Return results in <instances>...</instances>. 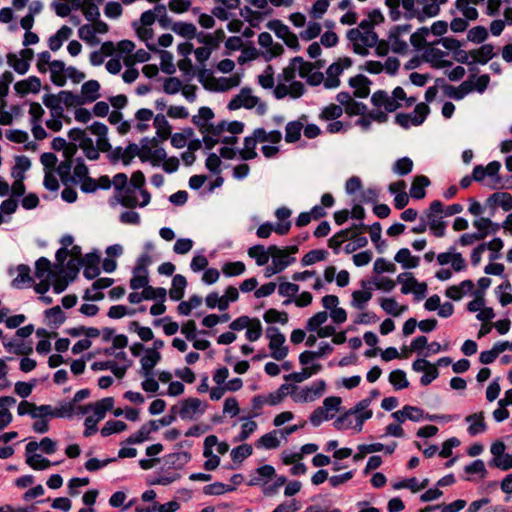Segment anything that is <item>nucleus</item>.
<instances>
[{
    "label": "nucleus",
    "instance_id": "obj_1",
    "mask_svg": "<svg viewBox=\"0 0 512 512\" xmlns=\"http://www.w3.org/2000/svg\"><path fill=\"white\" fill-rule=\"evenodd\" d=\"M372 402L371 398H365L359 401L354 407L344 412L334 421V427L337 430L354 429L361 432L364 422L373 415L369 406Z\"/></svg>",
    "mask_w": 512,
    "mask_h": 512
},
{
    "label": "nucleus",
    "instance_id": "obj_2",
    "mask_svg": "<svg viewBox=\"0 0 512 512\" xmlns=\"http://www.w3.org/2000/svg\"><path fill=\"white\" fill-rule=\"evenodd\" d=\"M427 1L428 0H385V5L388 8V16L392 21L417 18L422 22L426 18V15L423 13V6Z\"/></svg>",
    "mask_w": 512,
    "mask_h": 512
},
{
    "label": "nucleus",
    "instance_id": "obj_3",
    "mask_svg": "<svg viewBox=\"0 0 512 512\" xmlns=\"http://www.w3.org/2000/svg\"><path fill=\"white\" fill-rule=\"evenodd\" d=\"M347 39L353 44V51L361 56L369 54V48L376 46L378 36L375 31L362 32L360 29H350Z\"/></svg>",
    "mask_w": 512,
    "mask_h": 512
},
{
    "label": "nucleus",
    "instance_id": "obj_4",
    "mask_svg": "<svg viewBox=\"0 0 512 512\" xmlns=\"http://www.w3.org/2000/svg\"><path fill=\"white\" fill-rule=\"evenodd\" d=\"M207 404L195 397H189L174 405L171 408L172 413H177L182 420H196L206 411Z\"/></svg>",
    "mask_w": 512,
    "mask_h": 512
},
{
    "label": "nucleus",
    "instance_id": "obj_5",
    "mask_svg": "<svg viewBox=\"0 0 512 512\" xmlns=\"http://www.w3.org/2000/svg\"><path fill=\"white\" fill-rule=\"evenodd\" d=\"M88 167L82 158H77L71 174L69 185H79L84 193H93L97 190L96 180L88 175Z\"/></svg>",
    "mask_w": 512,
    "mask_h": 512
},
{
    "label": "nucleus",
    "instance_id": "obj_6",
    "mask_svg": "<svg viewBox=\"0 0 512 512\" xmlns=\"http://www.w3.org/2000/svg\"><path fill=\"white\" fill-rule=\"evenodd\" d=\"M444 206L441 201L434 200L425 212L423 218L427 227L433 232L436 237H443L445 235L446 223L442 220Z\"/></svg>",
    "mask_w": 512,
    "mask_h": 512
},
{
    "label": "nucleus",
    "instance_id": "obj_7",
    "mask_svg": "<svg viewBox=\"0 0 512 512\" xmlns=\"http://www.w3.org/2000/svg\"><path fill=\"white\" fill-rule=\"evenodd\" d=\"M142 153L140 160L142 162H151L153 166H158L167 157L166 151L159 145V141L156 138L149 139L147 137L141 140Z\"/></svg>",
    "mask_w": 512,
    "mask_h": 512
},
{
    "label": "nucleus",
    "instance_id": "obj_8",
    "mask_svg": "<svg viewBox=\"0 0 512 512\" xmlns=\"http://www.w3.org/2000/svg\"><path fill=\"white\" fill-rule=\"evenodd\" d=\"M326 390V383L324 380H317L310 386L304 388L294 387L291 391V397L294 402L305 403L312 402L322 396Z\"/></svg>",
    "mask_w": 512,
    "mask_h": 512
},
{
    "label": "nucleus",
    "instance_id": "obj_9",
    "mask_svg": "<svg viewBox=\"0 0 512 512\" xmlns=\"http://www.w3.org/2000/svg\"><path fill=\"white\" fill-rule=\"evenodd\" d=\"M430 108L425 103H419L415 106L412 113H400L395 120L398 125L408 129L410 126H419L427 118Z\"/></svg>",
    "mask_w": 512,
    "mask_h": 512
},
{
    "label": "nucleus",
    "instance_id": "obj_10",
    "mask_svg": "<svg viewBox=\"0 0 512 512\" xmlns=\"http://www.w3.org/2000/svg\"><path fill=\"white\" fill-rule=\"evenodd\" d=\"M266 336L269 338V349L271 356L277 360H283L288 354V347L284 346L286 338L277 327L270 326L266 329Z\"/></svg>",
    "mask_w": 512,
    "mask_h": 512
},
{
    "label": "nucleus",
    "instance_id": "obj_11",
    "mask_svg": "<svg viewBox=\"0 0 512 512\" xmlns=\"http://www.w3.org/2000/svg\"><path fill=\"white\" fill-rule=\"evenodd\" d=\"M352 65V60L348 57L340 58L337 62L331 64L327 71V77L324 81V86L327 89L337 88L340 85L339 76L344 69Z\"/></svg>",
    "mask_w": 512,
    "mask_h": 512
},
{
    "label": "nucleus",
    "instance_id": "obj_12",
    "mask_svg": "<svg viewBox=\"0 0 512 512\" xmlns=\"http://www.w3.org/2000/svg\"><path fill=\"white\" fill-rule=\"evenodd\" d=\"M410 29L411 25L405 24L395 26L390 31L388 44L393 52L405 53L408 50V44L404 39H402V36L408 34Z\"/></svg>",
    "mask_w": 512,
    "mask_h": 512
},
{
    "label": "nucleus",
    "instance_id": "obj_13",
    "mask_svg": "<svg viewBox=\"0 0 512 512\" xmlns=\"http://www.w3.org/2000/svg\"><path fill=\"white\" fill-rule=\"evenodd\" d=\"M259 102V98L251 94V90L243 88L239 94L233 97L228 103L229 110H237L241 107L246 109L254 108Z\"/></svg>",
    "mask_w": 512,
    "mask_h": 512
},
{
    "label": "nucleus",
    "instance_id": "obj_14",
    "mask_svg": "<svg viewBox=\"0 0 512 512\" xmlns=\"http://www.w3.org/2000/svg\"><path fill=\"white\" fill-rule=\"evenodd\" d=\"M217 444V436L209 435L204 440L203 456L208 458L204 462V469L207 471L215 470L220 464V458L213 454V447Z\"/></svg>",
    "mask_w": 512,
    "mask_h": 512
},
{
    "label": "nucleus",
    "instance_id": "obj_15",
    "mask_svg": "<svg viewBox=\"0 0 512 512\" xmlns=\"http://www.w3.org/2000/svg\"><path fill=\"white\" fill-rule=\"evenodd\" d=\"M276 476L275 468L266 464L258 467L253 474L250 475L248 481L249 486H265L273 477Z\"/></svg>",
    "mask_w": 512,
    "mask_h": 512
},
{
    "label": "nucleus",
    "instance_id": "obj_16",
    "mask_svg": "<svg viewBox=\"0 0 512 512\" xmlns=\"http://www.w3.org/2000/svg\"><path fill=\"white\" fill-rule=\"evenodd\" d=\"M361 286L364 290H355L352 292L351 305L358 309L363 310L372 298V283L368 280H362Z\"/></svg>",
    "mask_w": 512,
    "mask_h": 512
},
{
    "label": "nucleus",
    "instance_id": "obj_17",
    "mask_svg": "<svg viewBox=\"0 0 512 512\" xmlns=\"http://www.w3.org/2000/svg\"><path fill=\"white\" fill-rule=\"evenodd\" d=\"M267 28L273 31L278 38L283 39L288 46L298 43L296 36L291 33L289 27L278 19L269 21Z\"/></svg>",
    "mask_w": 512,
    "mask_h": 512
},
{
    "label": "nucleus",
    "instance_id": "obj_18",
    "mask_svg": "<svg viewBox=\"0 0 512 512\" xmlns=\"http://www.w3.org/2000/svg\"><path fill=\"white\" fill-rule=\"evenodd\" d=\"M371 102L378 108L383 107L387 112H393L402 106L401 103H396V100L383 90L374 92L371 96Z\"/></svg>",
    "mask_w": 512,
    "mask_h": 512
},
{
    "label": "nucleus",
    "instance_id": "obj_19",
    "mask_svg": "<svg viewBox=\"0 0 512 512\" xmlns=\"http://www.w3.org/2000/svg\"><path fill=\"white\" fill-rule=\"evenodd\" d=\"M272 262L281 270H285L295 262L296 258L289 255L288 249H281L276 245L269 246Z\"/></svg>",
    "mask_w": 512,
    "mask_h": 512
},
{
    "label": "nucleus",
    "instance_id": "obj_20",
    "mask_svg": "<svg viewBox=\"0 0 512 512\" xmlns=\"http://www.w3.org/2000/svg\"><path fill=\"white\" fill-rule=\"evenodd\" d=\"M131 366V362L119 365L113 360L94 362L91 369L94 371L110 370L117 378L121 379L125 376L127 369Z\"/></svg>",
    "mask_w": 512,
    "mask_h": 512
},
{
    "label": "nucleus",
    "instance_id": "obj_21",
    "mask_svg": "<svg viewBox=\"0 0 512 512\" xmlns=\"http://www.w3.org/2000/svg\"><path fill=\"white\" fill-rule=\"evenodd\" d=\"M304 121H307V117L302 115L298 120L290 121L286 124L284 139L287 143H295L300 139L304 128Z\"/></svg>",
    "mask_w": 512,
    "mask_h": 512
},
{
    "label": "nucleus",
    "instance_id": "obj_22",
    "mask_svg": "<svg viewBox=\"0 0 512 512\" xmlns=\"http://www.w3.org/2000/svg\"><path fill=\"white\" fill-rule=\"evenodd\" d=\"M14 89L20 96H25L29 93H38L41 89V81L36 76H30L27 79L18 81L14 84Z\"/></svg>",
    "mask_w": 512,
    "mask_h": 512
},
{
    "label": "nucleus",
    "instance_id": "obj_23",
    "mask_svg": "<svg viewBox=\"0 0 512 512\" xmlns=\"http://www.w3.org/2000/svg\"><path fill=\"white\" fill-rule=\"evenodd\" d=\"M159 429L156 420H150L149 422L143 424L141 428L136 432L131 434L126 442L129 444H138L142 443L145 440L149 439V435L152 432H155Z\"/></svg>",
    "mask_w": 512,
    "mask_h": 512
},
{
    "label": "nucleus",
    "instance_id": "obj_24",
    "mask_svg": "<svg viewBox=\"0 0 512 512\" xmlns=\"http://www.w3.org/2000/svg\"><path fill=\"white\" fill-rule=\"evenodd\" d=\"M465 421L470 424L467 431L471 436H476L487 430V425L484 420V412L482 411L468 415L465 418Z\"/></svg>",
    "mask_w": 512,
    "mask_h": 512
},
{
    "label": "nucleus",
    "instance_id": "obj_25",
    "mask_svg": "<svg viewBox=\"0 0 512 512\" xmlns=\"http://www.w3.org/2000/svg\"><path fill=\"white\" fill-rule=\"evenodd\" d=\"M161 355L155 350H146L145 355L141 358V374L144 377L152 375V370L160 361Z\"/></svg>",
    "mask_w": 512,
    "mask_h": 512
},
{
    "label": "nucleus",
    "instance_id": "obj_26",
    "mask_svg": "<svg viewBox=\"0 0 512 512\" xmlns=\"http://www.w3.org/2000/svg\"><path fill=\"white\" fill-rule=\"evenodd\" d=\"M82 262L84 264L83 275L85 278L92 280L100 274V259L98 255L94 253L87 254Z\"/></svg>",
    "mask_w": 512,
    "mask_h": 512
},
{
    "label": "nucleus",
    "instance_id": "obj_27",
    "mask_svg": "<svg viewBox=\"0 0 512 512\" xmlns=\"http://www.w3.org/2000/svg\"><path fill=\"white\" fill-rule=\"evenodd\" d=\"M495 55L496 52L492 44H484L480 48L471 51L472 62L482 65L488 63Z\"/></svg>",
    "mask_w": 512,
    "mask_h": 512
},
{
    "label": "nucleus",
    "instance_id": "obj_28",
    "mask_svg": "<svg viewBox=\"0 0 512 512\" xmlns=\"http://www.w3.org/2000/svg\"><path fill=\"white\" fill-rule=\"evenodd\" d=\"M100 84L97 80H89L81 86V97L85 103H92L99 97Z\"/></svg>",
    "mask_w": 512,
    "mask_h": 512
},
{
    "label": "nucleus",
    "instance_id": "obj_29",
    "mask_svg": "<svg viewBox=\"0 0 512 512\" xmlns=\"http://www.w3.org/2000/svg\"><path fill=\"white\" fill-rule=\"evenodd\" d=\"M394 260L400 263L403 269L416 268L420 263V258L413 256L408 248H401L394 256Z\"/></svg>",
    "mask_w": 512,
    "mask_h": 512
},
{
    "label": "nucleus",
    "instance_id": "obj_30",
    "mask_svg": "<svg viewBox=\"0 0 512 512\" xmlns=\"http://www.w3.org/2000/svg\"><path fill=\"white\" fill-rule=\"evenodd\" d=\"M445 94L454 99V100H461L463 99L467 94L473 91V83L470 80L462 82L458 87L447 85L444 89Z\"/></svg>",
    "mask_w": 512,
    "mask_h": 512
},
{
    "label": "nucleus",
    "instance_id": "obj_31",
    "mask_svg": "<svg viewBox=\"0 0 512 512\" xmlns=\"http://www.w3.org/2000/svg\"><path fill=\"white\" fill-rule=\"evenodd\" d=\"M114 406V398L113 397H105L95 403H92L91 411L93 415L90 417H94L96 421H101L104 419L106 412L110 411Z\"/></svg>",
    "mask_w": 512,
    "mask_h": 512
},
{
    "label": "nucleus",
    "instance_id": "obj_32",
    "mask_svg": "<svg viewBox=\"0 0 512 512\" xmlns=\"http://www.w3.org/2000/svg\"><path fill=\"white\" fill-rule=\"evenodd\" d=\"M116 200L124 207L135 208L138 205L136 189L128 186L119 193L115 194Z\"/></svg>",
    "mask_w": 512,
    "mask_h": 512
},
{
    "label": "nucleus",
    "instance_id": "obj_33",
    "mask_svg": "<svg viewBox=\"0 0 512 512\" xmlns=\"http://www.w3.org/2000/svg\"><path fill=\"white\" fill-rule=\"evenodd\" d=\"M258 44L267 49V52L270 54V57H276L283 51V47L281 44L276 43L273 44V39L270 33L262 32L258 36Z\"/></svg>",
    "mask_w": 512,
    "mask_h": 512
},
{
    "label": "nucleus",
    "instance_id": "obj_34",
    "mask_svg": "<svg viewBox=\"0 0 512 512\" xmlns=\"http://www.w3.org/2000/svg\"><path fill=\"white\" fill-rule=\"evenodd\" d=\"M487 203L490 206L498 205L507 212L512 210V195L508 192H495L487 199Z\"/></svg>",
    "mask_w": 512,
    "mask_h": 512
},
{
    "label": "nucleus",
    "instance_id": "obj_35",
    "mask_svg": "<svg viewBox=\"0 0 512 512\" xmlns=\"http://www.w3.org/2000/svg\"><path fill=\"white\" fill-rule=\"evenodd\" d=\"M430 185V180L424 175L416 176L410 188V196L414 199H423L426 195L425 188Z\"/></svg>",
    "mask_w": 512,
    "mask_h": 512
},
{
    "label": "nucleus",
    "instance_id": "obj_36",
    "mask_svg": "<svg viewBox=\"0 0 512 512\" xmlns=\"http://www.w3.org/2000/svg\"><path fill=\"white\" fill-rule=\"evenodd\" d=\"M214 112L209 107H201L198 111V115H194L192 122L198 127L201 133L207 131L209 121L213 119Z\"/></svg>",
    "mask_w": 512,
    "mask_h": 512
},
{
    "label": "nucleus",
    "instance_id": "obj_37",
    "mask_svg": "<svg viewBox=\"0 0 512 512\" xmlns=\"http://www.w3.org/2000/svg\"><path fill=\"white\" fill-rule=\"evenodd\" d=\"M349 84L351 87L355 88V96L359 98H366L369 95L370 89L369 84L370 81L363 75H357L355 77H351L349 80Z\"/></svg>",
    "mask_w": 512,
    "mask_h": 512
},
{
    "label": "nucleus",
    "instance_id": "obj_38",
    "mask_svg": "<svg viewBox=\"0 0 512 512\" xmlns=\"http://www.w3.org/2000/svg\"><path fill=\"white\" fill-rule=\"evenodd\" d=\"M153 124L156 128V135L161 141H165L171 136V126L163 114H157Z\"/></svg>",
    "mask_w": 512,
    "mask_h": 512
},
{
    "label": "nucleus",
    "instance_id": "obj_39",
    "mask_svg": "<svg viewBox=\"0 0 512 512\" xmlns=\"http://www.w3.org/2000/svg\"><path fill=\"white\" fill-rule=\"evenodd\" d=\"M186 286V278L181 274H176L172 279V287L169 291L170 298L174 301H179L182 299Z\"/></svg>",
    "mask_w": 512,
    "mask_h": 512
},
{
    "label": "nucleus",
    "instance_id": "obj_40",
    "mask_svg": "<svg viewBox=\"0 0 512 512\" xmlns=\"http://www.w3.org/2000/svg\"><path fill=\"white\" fill-rule=\"evenodd\" d=\"M35 277L39 280H51L54 277L51 262L46 257H40L35 263Z\"/></svg>",
    "mask_w": 512,
    "mask_h": 512
},
{
    "label": "nucleus",
    "instance_id": "obj_41",
    "mask_svg": "<svg viewBox=\"0 0 512 512\" xmlns=\"http://www.w3.org/2000/svg\"><path fill=\"white\" fill-rule=\"evenodd\" d=\"M17 277L13 279L12 286L14 288H22L26 284L33 283V278L31 277V269L28 265L20 264L17 266Z\"/></svg>",
    "mask_w": 512,
    "mask_h": 512
},
{
    "label": "nucleus",
    "instance_id": "obj_42",
    "mask_svg": "<svg viewBox=\"0 0 512 512\" xmlns=\"http://www.w3.org/2000/svg\"><path fill=\"white\" fill-rule=\"evenodd\" d=\"M257 448L276 449L280 446L278 430H273L261 436L256 442Z\"/></svg>",
    "mask_w": 512,
    "mask_h": 512
},
{
    "label": "nucleus",
    "instance_id": "obj_43",
    "mask_svg": "<svg viewBox=\"0 0 512 512\" xmlns=\"http://www.w3.org/2000/svg\"><path fill=\"white\" fill-rule=\"evenodd\" d=\"M248 255L255 259L258 266H264L268 263L270 255L269 247L265 249L263 245H254L248 249Z\"/></svg>",
    "mask_w": 512,
    "mask_h": 512
},
{
    "label": "nucleus",
    "instance_id": "obj_44",
    "mask_svg": "<svg viewBox=\"0 0 512 512\" xmlns=\"http://www.w3.org/2000/svg\"><path fill=\"white\" fill-rule=\"evenodd\" d=\"M293 69L298 72V75L306 79L310 73L316 68L315 64L305 61L302 57H295L291 60Z\"/></svg>",
    "mask_w": 512,
    "mask_h": 512
},
{
    "label": "nucleus",
    "instance_id": "obj_45",
    "mask_svg": "<svg viewBox=\"0 0 512 512\" xmlns=\"http://www.w3.org/2000/svg\"><path fill=\"white\" fill-rule=\"evenodd\" d=\"M170 29L175 32L176 34L184 37V38H187V39H192L196 36V26L192 23H187V22H174Z\"/></svg>",
    "mask_w": 512,
    "mask_h": 512
},
{
    "label": "nucleus",
    "instance_id": "obj_46",
    "mask_svg": "<svg viewBox=\"0 0 512 512\" xmlns=\"http://www.w3.org/2000/svg\"><path fill=\"white\" fill-rule=\"evenodd\" d=\"M472 2L469 0H456V9L466 18L467 20H476L478 18L477 9L471 5Z\"/></svg>",
    "mask_w": 512,
    "mask_h": 512
},
{
    "label": "nucleus",
    "instance_id": "obj_47",
    "mask_svg": "<svg viewBox=\"0 0 512 512\" xmlns=\"http://www.w3.org/2000/svg\"><path fill=\"white\" fill-rule=\"evenodd\" d=\"M43 102L50 109L51 116H63L64 108L59 94L46 96Z\"/></svg>",
    "mask_w": 512,
    "mask_h": 512
},
{
    "label": "nucleus",
    "instance_id": "obj_48",
    "mask_svg": "<svg viewBox=\"0 0 512 512\" xmlns=\"http://www.w3.org/2000/svg\"><path fill=\"white\" fill-rule=\"evenodd\" d=\"M257 145V141L255 137L247 136L244 139V147L239 151L240 157L243 160H251L257 157V153L255 151Z\"/></svg>",
    "mask_w": 512,
    "mask_h": 512
},
{
    "label": "nucleus",
    "instance_id": "obj_49",
    "mask_svg": "<svg viewBox=\"0 0 512 512\" xmlns=\"http://www.w3.org/2000/svg\"><path fill=\"white\" fill-rule=\"evenodd\" d=\"M26 463L34 470H45L51 465H57L59 462L52 463L50 460L44 458L40 454H33L26 457Z\"/></svg>",
    "mask_w": 512,
    "mask_h": 512
},
{
    "label": "nucleus",
    "instance_id": "obj_50",
    "mask_svg": "<svg viewBox=\"0 0 512 512\" xmlns=\"http://www.w3.org/2000/svg\"><path fill=\"white\" fill-rule=\"evenodd\" d=\"M45 317L49 325L59 327L64 323L66 317L60 306H54L45 311Z\"/></svg>",
    "mask_w": 512,
    "mask_h": 512
},
{
    "label": "nucleus",
    "instance_id": "obj_51",
    "mask_svg": "<svg viewBox=\"0 0 512 512\" xmlns=\"http://www.w3.org/2000/svg\"><path fill=\"white\" fill-rule=\"evenodd\" d=\"M74 163L75 161L63 160L56 168V172L65 186H69V182H71V171Z\"/></svg>",
    "mask_w": 512,
    "mask_h": 512
},
{
    "label": "nucleus",
    "instance_id": "obj_52",
    "mask_svg": "<svg viewBox=\"0 0 512 512\" xmlns=\"http://www.w3.org/2000/svg\"><path fill=\"white\" fill-rule=\"evenodd\" d=\"M350 232L351 229H343L336 234H334L329 240H328V246L333 249V252L335 254H338L340 251V247L342 243L346 240H350Z\"/></svg>",
    "mask_w": 512,
    "mask_h": 512
},
{
    "label": "nucleus",
    "instance_id": "obj_53",
    "mask_svg": "<svg viewBox=\"0 0 512 512\" xmlns=\"http://www.w3.org/2000/svg\"><path fill=\"white\" fill-rule=\"evenodd\" d=\"M328 256V252L322 249L311 250L306 253L301 259L302 266H309L314 263L324 261Z\"/></svg>",
    "mask_w": 512,
    "mask_h": 512
},
{
    "label": "nucleus",
    "instance_id": "obj_54",
    "mask_svg": "<svg viewBox=\"0 0 512 512\" xmlns=\"http://www.w3.org/2000/svg\"><path fill=\"white\" fill-rule=\"evenodd\" d=\"M397 282L402 285L401 293L409 294L413 291V287L417 284V279L410 272H403L397 276Z\"/></svg>",
    "mask_w": 512,
    "mask_h": 512
},
{
    "label": "nucleus",
    "instance_id": "obj_55",
    "mask_svg": "<svg viewBox=\"0 0 512 512\" xmlns=\"http://www.w3.org/2000/svg\"><path fill=\"white\" fill-rule=\"evenodd\" d=\"M113 50V44L111 42H106L102 45L101 50L93 51L90 54V63L93 66L101 65L105 60V55H109Z\"/></svg>",
    "mask_w": 512,
    "mask_h": 512
},
{
    "label": "nucleus",
    "instance_id": "obj_56",
    "mask_svg": "<svg viewBox=\"0 0 512 512\" xmlns=\"http://www.w3.org/2000/svg\"><path fill=\"white\" fill-rule=\"evenodd\" d=\"M263 319L266 323H280L282 325H285L288 322V314L284 311L280 312L276 309H268L264 315Z\"/></svg>",
    "mask_w": 512,
    "mask_h": 512
},
{
    "label": "nucleus",
    "instance_id": "obj_57",
    "mask_svg": "<svg viewBox=\"0 0 512 512\" xmlns=\"http://www.w3.org/2000/svg\"><path fill=\"white\" fill-rule=\"evenodd\" d=\"M389 382L396 390L404 389L409 386L406 373L401 369L394 370L390 373Z\"/></svg>",
    "mask_w": 512,
    "mask_h": 512
},
{
    "label": "nucleus",
    "instance_id": "obj_58",
    "mask_svg": "<svg viewBox=\"0 0 512 512\" xmlns=\"http://www.w3.org/2000/svg\"><path fill=\"white\" fill-rule=\"evenodd\" d=\"M234 487L228 484H224L221 482H215L209 485L204 486L203 493L205 495H222L226 492L234 491Z\"/></svg>",
    "mask_w": 512,
    "mask_h": 512
},
{
    "label": "nucleus",
    "instance_id": "obj_59",
    "mask_svg": "<svg viewBox=\"0 0 512 512\" xmlns=\"http://www.w3.org/2000/svg\"><path fill=\"white\" fill-rule=\"evenodd\" d=\"M127 428V425L125 422L117 420H109L105 423V425L101 429V435L103 437L110 436L114 433H119L124 431Z\"/></svg>",
    "mask_w": 512,
    "mask_h": 512
},
{
    "label": "nucleus",
    "instance_id": "obj_60",
    "mask_svg": "<svg viewBox=\"0 0 512 512\" xmlns=\"http://www.w3.org/2000/svg\"><path fill=\"white\" fill-rule=\"evenodd\" d=\"M149 283L148 272H140L133 269V276L130 279V288L133 290L144 289Z\"/></svg>",
    "mask_w": 512,
    "mask_h": 512
},
{
    "label": "nucleus",
    "instance_id": "obj_61",
    "mask_svg": "<svg viewBox=\"0 0 512 512\" xmlns=\"http://www.w3.org/2000/svg\"><path fill=\"white\" fill-rule=\"evenodd\" d=\"M78 35L80 39L90 45L99 43V39H97L95 34V28L89 24L81 26L78 30Z\"/></svg>",
    "mask_w": 512,
    "mask_h": 512
},
{
    "label": "nucleus",
    "instance_id": "obj_62",
    "mask_svg": "<svg viewBox=\"0 0 512 512\" xmlns=\"http://www.w3.org/2000/svg\"><path fill=\"white\" fill-rule=\"evenodd\" d=\"M8 63L19 74H25L29 70V67H30V63L28 62V59H25L22 57L19 58L15 54L8 55Z\"/></svg>",
    "mask_w": 512,
    "mask_h": 512
},
{
    "label": "nucleus",
    "instance_id": "obj_63",
    "mask_svg": "<svg viewBox=\"0 0 512 512\" xmlns=\"http://www.w3.org/2000/svg\"><path fill=\"white\" fill-rule=\"evenodd\" d=\"M58 94L62 100L63 105L66 107H76L84 104L81 95L74 94L71 91H60Z\"/></svg>",
    "mask_w": 512,
    "mask_h": 512
},
{
    "label": "nucleus",
    "instance_id": "obj_64",
    "mask_svg": "<svg viewBox=\"0 0 512 512\" xmlns=\"http://www.w3.org/2000/svg\"><path fill=\"white\" fill-rule=\"evenodd\" d=\"M489 466L498 468L502 471L512 469V453H504L499 459H491L489 461Z\"/></svg>",
    "mask_w": 512,
    "mask_h": 512
}]
</instances>
